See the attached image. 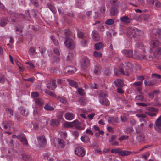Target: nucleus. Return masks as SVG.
<instances>
[{
  "mask_svg": "<svg viewBox=\"0 0 161 161\" xmlns=\"http://www.w3.org/2000/svg\"><path fill=\"white\" fill-rule=\"evenodd\" d=\"M155 33L154 38L158 40H154L151 41L150 45L153 48H156L154 50L153 55L154 57L158 58L161 54V48L159 46L161 43L159 41L161 39V31L158 29H155L153 31Z\"/></svg>",
  "mask_w": 161,
  "mask_h": 161,
  "instance_id": "f257e3e1",
  "label": "nucleus"
},
{
  "mask_svg": "<svg viewBox=\"0 0 161 161\" xmlns=\"http://www.w3.org/2000/svg\"><path fill=\"white\" fill-rule=\"evenodd\" d=\"M109 1L111 4L116 6L115 7L114 6H112L110 10L111 15L114 16L118 13V10L117 8L119 5V2L118 0H109Z\"/></svg>",
  "mask_w": 161,
  "mask_h": 161,
  "instance_id": "f03ea898",
  "label": "nucleus"
},
{
  "mask_svg": "<svg viewBox=\"0 0 161 161\" xmlns=\"http://www.w3.org/2000/svg\"><path fill=\"white\" fill-rule=\"evenodd\" d=\"M64 44L66 47L70 49H73L75 47V44L74 41L68 36L64 37Z\"/></svg>",
  "mask_w": 161,
  "mask_h": 161,
  "instance_id": "7ed1b4c3",
  "label": "nucleus"
},
{
  "mask_svg": "<svg viewBox=\"0 0 161 161\" xmlns=\"http://www.w3.org/2000/svg\"><path fill=\"white\" fill-rule=\"evenodd\" d=\"M133 68V66L130 63H127L124 66L125 70L122 68H120L119 70L122 74L126 75H130L129 70H131Z\"/></svg>",
  "mask_w": 161,
  "mask_h": 161,
  "instance_id": "20e7f679",
  "label": "nucleus"
},
{
  "mask_svg": "<svg viewBox=\"0 0 161 161\" xmlns=\"http://www.w3.org/2000/svg\"><path fill=\"white\" fill-rule=\"evenodd\" d=\"M13 125L10 121H3L0 124V128L2 129L9 130Z\"/></svg>",
  "mask_w": 161,
  "mask_h": 161,
  "instance_id": "39448f33",
  "label": "nucleus"
},
{
  "mask_svg": "<svg viewBox=\"0 0 161 161\" xmlns=\"http://www.w3.org/2000/svg\"><path fill=\"white\" fill-rule=\"evenodd\" d=\"M90 65L89 60L86 57L83 58L81 60L80 65L82 69H85Z\"/></svg>",
  "mask_w": 161,
  "mask_h": 161,
  "instance_id": "423d86ee",
  "label": "nucleus"
},
{
  "mask_svg": "<svg viewBox=\"0 0 161 161\" xmlns=\"http://www.w3.org/2000/svg\"><path fill=\"white\" fill-rule=\"evenodd\" d=\"M139 30L136 28H129L127 31V34L129 36L132 35V37L135 38L137 35H138Z\"/></svg>",
  "mask_w": 161,
  "mask_h": 161,
  "instance_id": "0eeeda50",
  "label": "nucleus"
},
{
  "mask_svg": "<svg viewBox=\"0 0 161 161\" xmlns=\"http://www.w3.org/2000/svg\"><path fill=\"white\" fill-rule=\"evenodd\" d=\"M154 128L157 131L161 132V116L156 120Z\"/></svg>",
  "mask_w": 161,
  "mask_h": 161,
  "instance_id": "6e6552de",
  "label": "nucleus"
},
{
  "mask_svg": "<svg viewBox=\"0 0 161 161\" xmlns=\"http://www.w3.org/2000/svg\"><path fill=\"white\" fill-rule=\"evenodd\" d=\"M75 153L80 157H83L85 154L84 148L82 147H78L75 149Z\"/></svg>",
  "mask_w": 161,
  "mask_h": 161,
  "instance_id": "1a4fd4ad",
  "label": "nucleus"
},
{
  "mask_svg": "<svg viewBox=\"0 0 161 161\" xmlns=\"http://www.w3.org/2000/svg\"><path fill=\"white\" fill-rule=\"evenodd\" d=\"M148 110L150 111L149 112H146L145 113L152 117L155 116L156 115V114L153 112H158V110L157 109H155L153 107L149 108Z\"/></svg>",
  "mask_w": 161,
  "mask_h": 161,
  "instance_id": "9d476101",
  "label": "nucleus"
},
{
  "mask_svg": "<svg viewBox=\"0 0 161 161\" xmlns=\"http://www.w3.org/2000/svg\"><path fill=\"white\" fill-rule=\"evenodd\" d=\"M92 37L94 41H99L100 39V35L98 32L96 30L92 31Z\"/></svg>",
  "mask_w": 161,
  "mask_h": 161,
  "instance_id": "9b49d317",
  "label": "nucleus"
},
{
  "mask_svg": "<svg viewBox=\"0 0 161 161\" xmlns=\"http://www.w3.org/2000/svg\"><path fill=\"white\" fill-rule=\"evenodd\" d=\"M51 83L47 84V87L48 88L52 90H54L57 86L55 84L56 80L55 79H50Z\"/></svg>",
  "mask_w": 161,
  "mask_h": 161,
  "instance_id": "f8f14e48",
  "label": "nucleus"
},
{
  "mask_svg": "<svg viewBox=\"0 0 161 161\" xmlns=\"http://www.w3.org/2000/svg\"><path fill=\"white\" fill-rule=\"evenodd\" d=\"M75 71V67L69 66L64 68V72L65 74L72 73Z\"/></svg>",
  "mask_w": 161,
  "mask_h": 161,
  "instance_id": "ddd939ff",
  "label": "nucleus"
},
{
  "mask_svg": "<svg viewBox=\"0 0 161 161\" xmlns=\"http://www.w3.org/2000/svg\"><path fill=\"white\" fill-rule=\"evenodd\" d=\"M122 52L126 57L129 58L133 57V52L132 50L124 49L122 50Z\"/></svg>",
  "mask_w": 161,
  "mask_h": 161,
  "instance_id": "4468645a",
  "label": "nucleus"
},
{
  "mask_svg": "<svg viewBox=\"0 0 161 161\" xmlns=\"http://www.w3.org/2000/svg\"><path fill=\"white\" fill-rule=\"evenodd\" d=\"M38 142L41 147H43L45 146L46 143V140L45 137L43 136H41L39 137Z\"/></svg>",
  "mask_w": 161,
  "mask_h": 161,
  "instance_id": "2eb2a0df",
  "label": "nucleus"
},
{
  "mask_svg": "<svg viewBox=\"0 0 161 161\" xmlns=\"http://www.w3.org/2000/svg\"><path fill=\"white\" fill-rule=\"evenodd\" d=\"M149 3L150 4H154L156 8H161V3L158 0H150Z\"/></svg>",
  "mask_w": 161,
  "mask_h": 161,
  "instance_id": "dca6fc26",
  "label": "nucleus"
},
{
  "mask_svg": "<svg viewBox=\"0 0 161 161\" xmlns=\"http://www.w3.org/2000/svg\"><path fill=\"white\" fill-rule=\"evenodd\" d=\"M19 140L24 145L27 147L28 144L25 136L24 134H21V136Z\"/></svg>",
  "mask_w": 161,
  "mask_h": 161,
  "instance_id": "f3484780",
  "label": "nucleus"
},
{
  "mask_svg": "<svg viewBox=\"0 0 161 161\" xmlns=\"http://www.w3.org/2000/svg\"><path fill=\"white\" fill-rule=\"evenodd\" d=\"M8 17L2 18L0 20V26L1 27L5 26L8 22Z\"/></svg>",
  "mask_w": 161,
  "mask_h": 161,
  "instance_id": "a211bd4d",
  "label": "nucleus"
},
{
  "mask_svg": "<svg viewBox=\"0 0 161 161\" xmlns=\"http://www.w3.org/2000/svg\"><path fill=\"white\" fill-rule=\"evenodd\" d=\"M119 120V119L118 117H110L108 118V122L109 123H113L114 122L117 123L118 122Z\"/></svg>",
  "mask_w": 161,
  "mask_h": 161,
  "instance_id": "6ab92c4d",
  "label": "nucleus"
},
{
  "mask_svg": "<svg viewBox=\"0 0 161 161\" xmlns=\"http://www.w3.org/2000/svg\"><path fill=\"white\" fill-rule=\"evenodd\" d=\"M120 20L125 24H128L130 22V19L127 16H125L120 18Z\"/></svg>",
  "mask_w": 161,
  "mask_h": 161,
  "instance_id": "aec40b11",
  "label": "nucleus"
},
{
  "mask_svg": "<svg viewBox=\"0 0 161 161\" xmlns=\"http://www.w3.org/2000/svg\"><path fill=\"white\" fill-rule=\"evenodd\" d=\"M111 137V139L109 140V142L113 143V145L118 146L119 143L118 142L116 141V136L115 135H112L110 136Z\"/></svg>",
  "mask_w": 161,
  "mask_h": 161,
  "instance_id": "412c9836",
  "label": "nucleus"
},
{
  "mask_svg": "<svg viewBox=\"0 0 161 161\" xmlns=\"http://www.w3.org/2000/svg\"><path fill=\"white\" fill-rule=\"evenodd\" d=\"M67 80L71 86L76 88L78 86V83L75 81L70 79H67Z\"/></svg>",
  "mask_w": 161,
  "mask_h": 161,
  "instance_id": "4be33fe9",
  "label": "nucleus"
},
{
  "mask_svg": "<svg viewBox=\"0 0 161 161\" xmlns=\"http://www.w3.org/2000/svg\"><path fill=\"white\" fill-rule=\"evenodd\" d=\"M156 83V82L154 80H152L149 81H147L145 80L144 81L145 85L149 86H153Z\"/></svg>",
  "mask_w": 161,
  "mask_h": 161,
  "instance_id": "5701e85b",
  "label": "nucleus"
},
{
  "mask_svg": "<svg viewBox=\"0 0 161 161\" xmlns=\"http://www.w3.org/2000/svg\"><path fill=\"white\" fill-rule=\"evenodd\" d=\"M79 102L80 105H84L87 103L88 101L85 97H81L79 98Z\"/></svg>",
  "mask_w": 161,
  "mask_h": 161,
  "instance_id": "b1692460",
  "label": "nucleus"
},
{
  "mask_svg": "<svg viewBox=\"0 0 161 161\" xmlns=\"http://www.w3.org/2000/svg\"><path fill=\"white\" fill-rule=\"evenodd\" d=\"M116 86L118 87H121L123 86V81L119 79L116 80L114 81Z\"/></svg>",
  "mask_w": 161,
  "mask_h": 161,
  "instance_id": "393cba45",
  "label": "nucleus"
},
{
  "mask_svg": "<svg viewBox=\"0 0 161 161\" xmlns=\"http://www.w3.org/2000/svg\"><path fill=\"white\" fill-rule=\"evenodd\" d=\"M101 67L97 65L95 66L94 72L95 74L99 75L101 72Z\"/></svg>",
  "mask_w": 161,
  "mask_h": 161,
  "instance_id": "a878e982",
  "label": "nucleus"
},
{
  "mask_svg": "<svg viewBox=\"0 0 161 161\" xmlns=\"http://www.w3.org/2000/svg\"><path fill=\"white\" fill-rule=\"evenodd\" d=\"M65 118L67 120H72L74 118V114L69 112H67L65 114Z\"/></svg>",
  "mask_w": 161,
  "mask_h": 161,
  "instance_id": "bb28decb",
  "label": "nucleus"
},
{
  "mask_svg": "<svg viewBox=\"0 0 161 161\" xmlns=\"http://www.w3.org/2000/svg\"><path fill=\"white\" fill-rule=\"evenodd\" d=\"M137 139L139 142L144 141L145 139L144 134L143 133H140L137 137Z\"/></svg>",
  "mask_w": 161,
  "mask_h": 161,
  "instance_id": "cd10ccee",
  "label": "nucleus"
},
{
  "mask_svg": "<svg viewBox=\"0 0 161 161\" xmlns=\"http://www.w3.org/2000/svg\"><path fill=\"white\" fill-rule=\"evenodd\" d=\"M35 102L36 104L39 106H41L43 104V101L42 99L39 98H36L35 100Z\"/></svg>",
  "mask_w": 161,
  "mask_h": 161,
  "instance_id": "c85d7f7f",
  "label": "nucleus"
},
{
  "mask_svg": "<svg viewBox=\"0 0 161 161\" xmlns=\"http://www.w3.org/2000/svg\"><path fill=\"white\" fill-rule=\"evenodd\" d=\"M48 7L54 14L56 13V9L53 5L51 3H49L47 5Z\"/></svg>",
  "mask_w": 161,
  "mask_h": 161,
  "instance_id": "c756f323",
  "label": "nucleus"
},
{
  "mask_svg": "<svg viewBox=\"0 0 161 161\" xmlns=\"http://www.w3.org/2000/svg\"><path fill=\"white\" fill-rule=\"evenodd\" d=\"M59 123V121L57 119H52L50 121V125L53 126H57Z\"/></svg>",
  "mask_w": 161,
  "mask_h": 161,
  "instance_id": "7c9ffc66",
  "label": "nucleus"
},
{
  "mask_svg": "<svg viewBox=\"0 0 161 161\" xmlns=\"http://www.w3.org/2000/svg\"><path fill=\"white\" fill-rule=\"evenodd\" d=\"M100 103L103 105L106 106L108 105L109 104V101L105 98H103L100 100Z\"/></svg>",
  "mask_w": 161,
  "mask_h": 161,
  "instance_id": "2f4dec72",
  "label": "nucleus"
},
{
  "mask_svg": "<svg viewBox=\"0 0 161 161\" xmlns=\"http://www.w3.org/2000/svg\"><path fill=\"white\" fill-rule=\"evenodd\" d=\"M23 26L20 25H18L15 26L16 31L19 32V35L21 34L22 32Z\"/></svg>",
  "mask_w": 161,
  "mask_h": 161,
  "instance_id": "473e14b6",
  "label": "nucleus"
},
{
  "mask_svg": "<svg viewBox=\"0 0 161 161\" xmlns=\"http://www.w3.org/2000/svg\"><path fill=\"white\" fill-rule=\"evenodd\" d=\"M95 49L96 50H99L103 48L104 45L102 42H99L95 44Z\"/></svg>",
  "mask_w": 161,
  "mask_h": 161,
  "instance_id": "72a5a7b5",
  "label": "nucleus"
},
{
  "mask_svg": "<svg viewBox=\"0 0 161 161\" xmlns=\"http://www.w3.org/2000/svg\"><path fill=\"white\" fill-rule=\"evenodd\" d=\"M136 46L137 48L142 50L144 52H145V47L142 43L137 42L136 43Z\"/></svg>",
  "mask_w": 161,
  "mask_h": 161,
  "instance_id": "f704fd0d",
  "label": "nucleus"
},
{
  "mask_svg": "<svg viewBox=\"0 0 161 161\" xmlns=\"http://www.w3.org/2000/svg\"><path fill=\"white\" fill-rule=\"evenodd\" d=\"M58 142L59 147L63 148L64 147L65 145V143L63 139H58Z\"/></svg>",
  "mask_w": 161,
  "mask_h": 161,
  "instance_id": "c9c22d12",
  "label": "nucleus"
},
{
  "mask_svg": "<svg viewBox=\"0 0 161 161\" xmlns=\"http://www.w3.org/2000/svg\"><path fill=\"white\" fill-rule=\"evenodd\" d=\"M36 48L35 47H31L29 49V52L30 55H34L36 53Z\"/></svg>",
  "mask_w": 161,
  "mask_h": 161,
  "instance_id": "e433bc0d",
  "label": "nucleus"
},
{
  "mask_svg": "<svg viewBox=\"0 0 161 161\" xmlns=\"http://www.w3.org/2000/svg\"><path fill=\"white\" fill-rule=\"evenodd\" d=\"M135 99L136 100L145 101L146 100L144 96L142 95H138L135 97Z\"/></svg>",
  "mask_w": 161,
  "mask_h": 161,
  "instance_id": "4c0bfd02",
  "label": "nucleus"
},
{
  "mask_svg": "<svg viewBox=\"0 0 161 161\" xmlns=\"http://www.w3.org/2000/svg\"><path fill=\"white\" fill-rule=\"evenodd\" d=\"M22 158L25 160H31L32 159V158L30 156L27 154H22Z\"/></svg>",
  "mask_w": 161,
  "mask_h": 161,
  "instance_id": "58836bf2",
  "label": "nucleus"
},
{
  "mask_svg": "<svg viewBox=\"0 0 161 161\" xmlns=\"http://www.w3.org/2000/svg\"><path fill=\"white\" fill-rule=\"evenodd\" d=\"M74 57V54L73 53H69L67 57L66 61L67 62L71 61L73 59Z\"/></svg>",
  "mask_w": 161,
  "mask_h": 161,
  "instance_id": "ea45409f",
  "label": "nucleus"
},
{
  "mask_svg": "<svg viewBox=\"0 0 161 161\" xmlns=\"http://www.w3.org/2000/svg\"><path fill=\"white\" fill-rule=\"evenodd\" d=\"M131 154L130 151L127 150H123L121 151L120 156H125Z\"/></svg>",
  "mask_w": 161,
  "mask_h": 161,
  "instance_id": "a19ab883",
  "label": "nucleus"
},
{
  "mask_svg": "<svg viewBox=\"0 0 161 161\" xmlns=\"http://www.w3.org/2000/svg\"><path fill=\"white\" fill-rule=\"evenodd\" d=\"M82 141L85 143H87L90 141L89 138L87 136H83L80 138Z\"/></svg>",
  "mask_w": 161,
  "mask_h": 161,
  "instance_id": "79ce46f5",
  "label": "nucleus"
},
{
  "mask_svg": "<svg viewBox=\"0 0 161 161\" xmlns=\"http://www.w3.org/2000/svg\"><path fill=\"white\" fill-rule=\"evenodd\" d=\"M20 112L21 115L25 116H27L28 113V112L25 110V108H20Z\"/></svg>",
  "mask_w": 161,
  "mask_h": 161,
  "instance_id": "37998d69",
  "label": "nucleus"
},
{
  "mask_svg": "<svg viewBox=\"0 0 161 161\" xmlns=\"http://www.w3.org/2000/svg\"><path fill=\"white\" fill-rule=\"evenodd\" d=\"M44 108L46 110L53 111L54 109V108L48 104H46L44 107Z\"/></svg>",
  "mask_w": 161,
  "mask_h": 161,
  "instance_id": "c03bdc74",
  "label": "nucleus"
},
{
  "mask_svg": "<svg viewBox=\"0 0 161 161\" xmlns=\"http://www.w3.org/2000/svg\"><path fill=\"white\" fill-rule=\"evenodd\" d=\"M64 126L65 128H71L73 127L74 125L72 122H66L64 124Z\"/></svg>",
  "mask_w": 161,
  "mask_h": 161,
  "instance_id": "a18cd8bd",
  "label": "nucleus"
},
{
  "mask_svg": "<svg viewBox=\"0 0 161 161\" xmlns=\"http://www.w3.org/2000/svg\"><path fill=\"white\" fill-rule=\"evenodd\" d=\"M55 98L63 103L66 104L67 103V100L63 98L60 97L56 96Z\"/></svg>",
  "mask_w": 161,
  "mask_h": 161,
  "instance_id": "49530a36",
  "label": "nucleus"
},
{
  "mask_svg": "<svg viewBox=\"0 0 161 161\" xmlns=\"http://www.w3.org/2000/svg\"><path fill=\"white\" fill-rule=\"evenodd\" d=\"M77 92L78 94L81 96H84L85 94L84 90L81 88H78L77 89Z\"/></svg>",
  "mask_w": 161,
  "mask_h": 161,
  "instance_id": "de8ad7c7",
  "label": "nucleus"
},
{
  "mask_svg": "<svg viewBox=\"0 0 161 161\" xmlns=\"http://www.w3.org/2000/svg\"><path fill=\"white\" fill-rule=\"evenodd\" d=\"M45 92L46 94H48L49 95H50L51 96H52V97H56V95L54 93H53V92H51V91H50L49 90H45Z\"/></svg>",
  "mask_w": 161,
  "mask_h": 161,
  "instance_id": "09e8293b",
  "label": "nucleus"
},
{
  "mask_svg": "<svg viewBox=\"0 0 161 161\" xmlns=\"http://www.w3.org/2000/svg\"><path fill=\"white\" fill-rule=\"evenodd\" d=\"M114 23V21L112 19H107L105 22V24L108 25H113Z\"/></svg>",
  "mask_w": 161,
  "mask_h": 161,
  "instance_id": "8fccbe9b",
  "label": "nucleus"
},
{
  "mask_svg": "<svg viewBox=\"0 0 161 161\" xmlns=\"http://www.w3.org/2000/svg\"><path fill=\"white\" fill-rule=\"evenodd\" d=\"M60 61V58L58 56L54 57L52 58L53 63H58Z\"/></svg>",
  "mask_w": 161,
  "mask_h": 161,
  "instance_id": "3c124183",
  "label": "nucleus"
},
{
  "mask_svg": "<svg viewBox=\"0 0 161 161\" xmlns=\"http://www.w3.org/2000/svg\"><path fill=\"white\" fill-rule=\"evenodd\" d=\"M93 53L94 55L96 57L100 58L102 56V54L98 52L95 51Z\"/></svg>",
  "mask_w": 161,
  "mask_h": 161,
  "instance_id": "603ef678",
  "label": "nucleus"
},
{
  "mask_svg": "<svg viewBox=\"0 0 161 161\" xmlns=\"http://www.w3.org/2000/svg\"><path fill=\"white\" fill-rule=\"evenodd\" d=\"M151 77L152 78H156L160 79L161 78V75L156 73L152 74L151 75Z\"/></svg>",
  "mask_w": 161,
  "mask_h": 161,
  "instance_id": "864d4df0",
  "label": "nucleus"
},
{
  "mask_svg": "<svg viewBox=\"0 0 161 161\" xmlns=\"http://www.w3.org/2000/svg\"><path fill=\"white\" fill-rule=\"evenodd\" d=\"M77 36L79 38H83L85 36V35L83 32L79 31L77 33Z\"/></svg>",
  "mask_w": 161,
  "mask_h": 161,
  "instance_id": "5fc2aeb1",
  "label": "nucleus"
},
{
  "mask_svg": "<svg viewBox=\"0 0 161 161\" xmlns=\"http://www.w3.org/2000/svg\"><path fill=\"white\" fill-rule=\"evenodd\" d=\"M64 34L65 35H68L69 36H71L72 34L71 32L68 29L64 30Z\"/></svg>",
  "mask_w": 161,
  "mask_h": 161,
  "instance_id": "6e6d98bb",
  "label": "nucleus"
},
{
  "mask_svg": "<svg viewBox=\"0 0 161 161\" xmlns=\"http://www.w3.org/2000/svg\"><path fill=\"white\" fill-rule=\"evenodd\" d=\"M14 17L16 18L19 19L20 18H24L25 17V16L22 14H15L14 15Z\"/></svg>",
  "mask_w": 161,
  "mask_h": 161,
  "instance_id": "4d7b16f0",
  "label": "nucleus"
},
{
  "mask_svg": "<svg viewBox=\"0 0 161 161\" xmlns=\"http://www.w3.org/2000/svg\"><path fill=\"white\" fill-rule=\"evenodd\" d=\"M84 3V0H78L76 1V4L80 6L82 5Z\"/></svg>",
  "mask_w": 161,
  "mask_h": 161,
  "instance_id": "13d9d810",
  "label": "nucleus"
},
{
  "mask_svg": "<svg viewBox=\"0 0 161 161\" xmlns=\"http://www.w3.org/2000/svg\"><path fill=\"white\" fill-rule=\"evenodd\" d=\"M31 1L36 6L38 7L39 6L38 2L37 0H31Z\"/></svg>",
  "mask_w": 161,
  "mask_h": 161,
  "instance_id": "bf43d9fd",
  "label": "nucleus"
},
{
  "mask_svg": "<svg viewBox=\"0 0 161 161\" xmlns=\"http://www.w3.org/2000/svg\"><path fill=\"white\" fill-rule=\"evenodd\" d=\"M142 84V81H138L134 82L133 84V85L135 87H137L141 86Z\"/></svg>",
  "mask_w": 161,
  "mask_h": 161,
  "instance_id": "052dcab7",
  "label": "nucleus"
},
{
  "mask_svg": "<svg viewBox=\"0 0 161 161\" xmlns=\"http://www.w3.org/2000/svg\"><path fill=\"white\" fill-rule=\"evenodd\" d=\"M121 151L120 148H117L114 149L115 153H118L119 156H120Z\"/></svg>",
  "mask_w": 161,
  "mask_h": 161,
  "instance_id": "680f3d73",
  "label": "nucleus"
},
{
  "mask_svg": "<svg viewBox=\"0 0 161 161\" xmlns=\"http://www.w3.org/2000/svg\"><path fill=\"white\" fill-rule=\"evenodd\" d=\"M6 111L7 113L9 114L11 116H13V111L12 109L9 108H6Z\"/></svg>",
  "mask_w": 161,
  "mask_h": 161,
  "instance_id": "e2e57ef3",
  "label": "nucleus"
},
{
  "mask_svg": "<svg viewBox=\"0 0 161 161\" xmlns=\"http://www.w3.org/2000/svg\"><path fill=\"white\" fill-rule=\"evenodd\" d=\"M95 15L94 16V18L95 19H97L100 18V15L98 12H95Z\"/></svg>",
  "mask_w": 161,
  "mask_h": 161,
  "instance_id": "0e129e2a",
  "label": "nucleus"
},
{
  "mask_svg": "<svg viewBox=\"0 0 161 161\" xmlns=\"http://www.w3.org/2000/svg\"><path fill=\"white\" fill-rule=\"evenodd\" d=\"M31 95L32 97H36L39 96V94L37 92H32Z\"/></svg>",
  "mask_w": 161,
  "mask_h": 161,
  "instance_id": "69168bd1",
  "label": "nucleus"
},
{
  "mask_svg": "<svg viewBox=\"0 0 161 161\" xmlns=\"http://www.w3.org/2000/svg\"><path fill=\"white\" fill-rule=\"evenodd\" d=\"M104 73L106 75L108 76L111 73V72L109 69L106 68L105 69Z\"/></svg>",
  "mask_w": 161,
  "mask_h": 161,
  "instance_id": "338daca9",
  "label": "nucleus"
},
{
  "mask_svg": "<svg viewBox=\"0 0 161 161\" xmlns=\"http://www.w3.org/2000/svg\"><path fill=\"white\" fill-rule=\"evenodd\" d=\"M91 87L92 88L97 89L98 88V86L97 84L95 83H91L90 84Z\"/></svg>",
  "mask_w": 161,
  "mask_h": 161,
  "instance_id": "774afa93",
  "label": "nucleus"
}]
</instances>
